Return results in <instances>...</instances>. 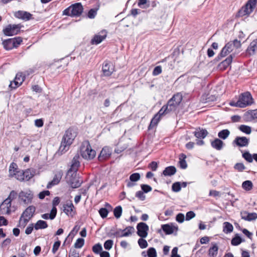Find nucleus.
<instances>
[{"instance_id":"obj_1","label":"nucleus","mask_w":257,"mask_h":257,"mask_svg":"<svg viewBox=\"0 0 257 257\" xmlns=\"http://www.w3.org/2000/svg\"><path fill=\"white\" fill-rule=\"evenodd\" d=\"M76 137V133L73 128H69L66 130L62 138L59 148V151L61 152V153L67 151L69 146L72 144Z\"/></svg>"},{"instance_id":"obj_2","label":"nucleus","mask_w":257,"mask_h":257,"mask_svg":"<svg viewBox=\"0 0 257 257\" xmlns=\"http://www.w3.org/2000/svg\"><path fill=\"white\" fill-rule=\"evenodd\" d=\"M253 103V99L251 94L249 92L241 93L237 101H231L229 105L231 106L244 108Z\"/></svg>"},{"instance_id":"obj_3","label":"nucleus","mask_w":257,"mask_h":257,"mask_svg":"<svg viewBox=\"0 0 257 257\" xmlns=\"http://www.w3.org/2000/svg\"><path fill=\"white\" fill-rule=\"evenodd\" d=\"M80 153L82 157L87 160L93 159L96 156L95 151L92 149L88 141L83 143L80 149Z\"/></svg>"},{"instance_id":"obj_4","label":"nucleus","mask_w":257,"mask_h":257,"mask_svg":"<svg viewBox=\"0 0 257 257\" xmlns=\"http://www.w3.org/2000/svg\"><path fill=\"white\" fill-rule=\"evenodd\" d=\"M36 211L35 206L31 205L28 207L21 215L19 223L21 225L25 227L31 218L33 216Z\"/></svg>"},{"instance_id":"obj_5","label":"nucleus","mask_w":257,"mask_h":257,"mask_svg":"<svg viewBox=\"0 0 257 257\" xmlns=\"http://www.w3.org/2000/svg\"><path fill=\"white\" fill-rule=\"evenodd\" d=\"M240 46V42L237 39H234L232 41H230L222 48L220 52V55L221 57H225L228 54L232 52L234 48H238Z\"/></svg>"},{"instance_id":"obj_6","label":"nucleus","mask_w":257,"mask_h":257,"mask_svg":"<svg viewBox=\"0 0 257 257\" xmlns=\"http://www.w3.org/2000/svg\"><path fill=\"white\" fill-rule=\"evenodd\" d=\"M257 0H248L245 5L239 11V15L243 17L251 14L255 8Z\"/></svg>"},{"instance_id":"obj_7","label":"nucleus","mask_w":257,"mask_h":257,"mask_svg":"<svg viewBox=\"0 0 257 257\" xmlns=\"http://www.w3.org/2000/svg\"><path fill=\"white\" fill-rule=\"evenodd\" d=\"M183 96L181 93L175 94L172 97L168 100L167 104L170 110L171 111L175 110L181 102Z\"/></svg>"},{"instance_id":"obj_8","label":"nucleus","mask_w":257,"mask_h":257,"mask_svg":"<svg viewBox=\"0 0 257 257\" xmlns=\"http://www.w3.org/2000/svg\"><path fill=\"white\" fill-rule=\"evenodd\" d=\"M19 198L25 204H29L31 203L33 198V193L30 190L21 191L19 194Z\"/></svg>"},{"instance_id":"obj_9","label":"nucleus","mask_w":257,"mask_h":257,"mask_svg":"<svg viewBox=\"0 0 257 257\" xmlns=\"http://www.w3.org/2000/svg\"><path fill=\"white\" fill-rule=\"evenodd\" d=\"M137 234L142 238H145L148 235L149 231L148 225L144 222H140L137 226Z\"/></svg>"},{"instance_id":"obj_10","label":"nucleus","mask_w":257,"mask_h":257,"mask_svg":"<svg viewBox=\"0 0 257 257\" xmlns=\"http://www.w3.org/2000/svg\"><path fill=\"white\" fill-rule=\"evenodd\" d=\"M20 28L19 25H9L3 29V33L6 36H13L18 34Z\"/></svg>"},{"instance_id":"obj_11","label":"nucleus","mask_w":257,"mask_h":257,"mask_svg":"<svg viewBox=\"0 0 257 257\" xmlns=\"http://www.w3.org/2000/svg\"><path fill=\"white\" fill-rule=\"evenodd\" d=\"M68 182L72 188H77L81 186L83 181L77 175L76 173H74L72 174Z\"/></svg>"},{"instance_id":"obj_12","label":"nucleus","mask_w":257,"mask_h":257,"mask_svg":"<svg viewBox=\"0 0 257 257\" xmlns=\"http://www.w3.org/2000/svg\"><path fill=\"white\" fill-rule=\"evenodd\" d=\"M71 17L79 16L83 12V8L81 3H75L70 6Z\"/></svg>"},{"instance_id":"obj_13","label":"nucleus","mask_w":257,"mask_h":257,"mask_svg":"<svg viewBox=\"0 0 257 257\" xmlns=\"http://www.w3.org/2000/svg\"><path fill=\"white\" fill-rule=\"evenodd\" d=\"M12 203L5 199L0 205V211L3 214H10L11 212V207Z\"/></svg>"},{"instance_id":"obj_14","label":"nucleus","mask_w":257,"mask_h":257,"mask_svg":"<svg viewBox=\"0 0 257 257\" xmlns=\"http://www.w3.org/2000/svg\"><path fill=\"white\" fill-rule=\"evenodd\" d=\"M111 149L108 147H104L101 151L98 156V160L100 161L108 159L111 155Z\"/></svg>"},{"instance_id":"obj_15","label":"nucleus","mask_w":257,"mask_h":257,"mask_svg":"<svg viewBox=\"0 0 257 257\" xmlns=\"http://www.w3.org/2000/svg\"><path fill=\"white\" fill-rule=\"evenodd\" d=\"M114 71V66L112 63L105 61L102 66V71L105 76H110Z\"/></svg>"},{"instance_id":"obj_16","label":"nucleus","mask_w":257,"mask_h":257,"mask_svg":"<svg viewBox=\"0 0 257 257\" xmlns=\"http://www.w3.org/2000/svg\"><path fill=\"white\" fill-rule=\"evenodd\" d=\"M241 219L251 221L255 220L257 219V214L255 212L249 213L246 211H242L240 212Z\"/></svg>"},{"instance_id":"obj_17","label":"nucleus","mask_w":257,"mask_h":257,"mask_svg":"<svg viewBox=\"0 0 257 257\" xmlns=\"http://www.w3.org/2000/svg\"><path fill=\"white\" fill-rule=\"evenodd\" d=\"M14 16L16 18L22 19L25 21H29L32 19V15L29 12L23 11L16 12Z\"/></svg>"},{"instance_id":"obj_18","label":"nucleus","mask_w":257,"mask_h":257,"mask_svg":"<svg viewBox=\"0 0 257 257\" xmlns=\"http://www.w3.org/2000/svg\"><path fill=\"white\" fill-rule=\"evenodd\" d=\"M106 37V32L101 31L100 34L95 35L91 39V43L92 45H97L100 43Z\"/></svg>"},{"instance_id":"obj_19","label":"nucleus","mask_w":257,"mask_h":257,"mask_svg":"<svg viewBox=\"0 0 257 257\" xmlns=\"http://www.w3.org/2000/svg\"><path fill=\"white\" fill-rule=\"evenodd\" d=\"M74 207L71 201L67 202L63 205V211L68 216H73Z\"/></svg>"},{"instance_id":"obj_20","label":"nucleus","mask_w":257,"mask_h":257,"mask_svg":"<svg viewBox=\"0 0 257 257\" xmlns=\"http://www.w3.org/2000/svg\"><path fill=\"white\" fill-rule=\"evenodd\" d=\"M79 160V156L78 154L75 155L72 160L71 168L69 170V172L71 171L76 173L80 166V162Z\"/></svg>"},{"instance_id":"obj_21","label":"nucleus","mask_w":257,"mask_h":257,"mask_svg":"<svg viewBox=\"0 0 257 257\" xmlns=\"http://www.w3.org/2000/svg\"><path fill=\"white\" fill-rule=\"evenodd\" d=\"M233 142L237 146L240 147L247 146L249 144V140L245 137H237Z\"/></svg>"},{"instance_id":"obj_22","label":"nucleus","mask_w":257,"mask_h":257,"mask_svg":"<svg viewBox=\"0 0 257 257\" xmlns=\"http://www.w3.org/2000/svg\"><path fill=\"white\" fill-rule=\"evenodd\" d=\"M62 176V173L60 172H58L54 176L53 180L48 183V184L47 185V188L49 189L51 188L53 186L58 184Z\"/></svg>"},{"instance_id":"obj_23","label":"nucleus","mask_w":257,"mask_h":257,"mask_svg":"<svg viewBox=\"0 0 257 257\" xmlns=\"http://www.w3.org/2000/svg\"><path fill=\"white\" fill-rule=\"evenodd\" d=\"M246 52L250 55H254L257 52V39L253 40L250 43L247 49Z\"/></svg>"},{"instance_id":"obj_24","label":"nucleus","mask_w":257,"mask_h":257,"mask_svg":"<svg viewBox=\"0 0 257 257\" xmlns=\"http://www.w3.org/2000/svg\"><path fill=\"white\" fill-rule=\"evenodd\" d=\"M162 229L166 234H171L173 233L174 230H178V227L166 224L162 225Z\"/></svg>"},{"instance_id":"obj_25","label":"nucleus","mask_w":257,"mask_h":257,"mask_svg":"<svg viewBox=\"0 0 257 257\" xmlns=\"http://www.w3.org/2000/svg\"><path fill=\"white\" fill-rule=\"evenodd\" d=\"M19 170L18 165L16 163L12 162L11 163L9 170V176L10 178H14L16 174Z\"/></svg>"},{"instance_id":"obj_26","label":"nucleus","mask_w":257,"mask_h":257,"mask_svg":"<svg viewBox=\"0 0 257 257\" xmlns=\"http://www.w3.org/2000/svg\"><path fill=\"white\" fill-rule=\"evenodd\" d=\"M232 61V56L230 55L225 60L221 62L218 67L220 70H223L226 69L231 64Z\"/></svg>"},{"instance_id":"obj_27","label":"nucleus","mask_w":257,"mask_h":257,"mask_svg":"<svg viewBox=\"0 0 257 257\" xmlns=\"http://www.w3.org/2000/svg\"><path fill=\"white\" fill-rule=\"evenodd\" d=\"M211 145L212 148H213L215 150L217 151H220L222 149L224 144L223 141H222L220 139H215L214 141L211 142Z\"/></svg>"},{"instance_id":"obj_28","label":"nucleus","mask_w":257,"mask_h":257,"mask_svg":"<svg viewBox=\"0 0 257 257\" xmlns=\"http://www.w3.org/2000/svg\"><path fill=\"white\" fill-rule=\"evenodd\" d=\"M194 134L197 138L202 139L207 136L208 132L206 130L198 128L195 130L194 132Z\"/></svg>"},{"instance_id":"obj_29","label":"nucleus","mask_w":257,"mask_h":257,"mask_svg":"<svg viewBox=\"0 0 257 257\" xmlns=\"http://www.w3.org/2000/svg\"><path fill=\"white\" fill-rule=\"evenodd\" d=\"M57 214V208L55 207H53L51 210L50 214L45 213L41 215V217L44 219H50L51 220L55 218Z\"/></svg>"},{"instance_id":"obj_30","label":"nucleus","mask_w":257,"mask_h":257,"mask_svg":"<svg viewBox=\"0 0 257 257\" xmlns=\"http://www.w3.org/2000/svg\"><path fill=\"white\" fill-rule=\"evenodd\" d=\"M176 172V169L174 166H169L166 167L163 172V174L165 176H171L174 175Z\"/></svg>"},{"instance_id":"obj_31","label":"nucleus","mask_w":257,"mask_h":257,"mask_svg":"<svg viewBox=\"0 0 257 257\" xmlns=\"http://www.w3.org/2000/svg\"><path fill=\"white\" fill-rule=\"evenodd\" d=\"M3 45L4 48L7 50H12L15 48V45L12 39H8L5 40L3 42Z\"/></svg>"},{"instance_id":"obj_32","label":"nucleus","mask_w":257,"mask_h":257,"mask_svg":"<svg viewBox=\"0 0 257 257\" xmlns=\"http://www.w3.org/2000/svg\"><path fill=\"white\" fill-rule=\"evenodd\" d=\"M48 227V224L45 221L39 220L37 221L34 225V228L36 230L42 229L46 228Z\"/></svg>"},{"instance_id":"obj_33","label":"nucleus","mask_w":257,"mask_h":257,"mask_svg":"<svg viewBox=\"0 0 257 257\" xmlns=\"http://www.w3.org/2000/svg\"><path fill=\"white\" fill-rule=\"evenodd\" d=\"M135 229L133 226H127L124 229H120L122 233L123 237H127L131 236L134 232Z\"/></svg>"},{"instance_id":"obj_34","label":"nucleus","mask_w":257,"mask_h":257,"mask_svg":"<svg viewBox=\"0 0 257 257\" xmlns=\"http://www.w3.org/2000/svg\"><path fill=\"white\" fill-rule=\"evenodd\" d=\"M171 111H172L170 110L168 106L166 104L163 106V107L160 109L158 112L156 113V114L159 115V116L161 117L162 116L165 115Z\"/></svg>"},{"instance_id":"obj_35","label":"nucleus","mask_w":257,"mask_h":257,"mask_svg":"<svg viewBox=\"0 0 257 257\" xmlns=\"http://www.w3.org/2000/svg\"><path fill=\"white\" fill-rule=\"evenodd\" d=\"M20 77H21V79L20 81L16 79H15L14 82H11L9 86L11 88L15 89L18 87L19 86H20L24 80V77L20 76Z\"/></svg>"},{"instance_id":"obj_36","label":"nucleus","mask_w":257,"mask_h":257,"mask_svg":"<svg viewBox=\"0 0 257 257\" xmlns=\"http://www.w3.org/2000/svg\"><path fill=\"white\" fill-rule=\"evenodd\" d=\"M186 158V156L184 154H181L179 157V164L180 166L182 169H185L187 167V164L186 161H185V159Z\"/></svg>"},{"instance_id":"obj_37","label":"nucleus","mask_w":257,"mask_h":257,"mask_svg":"<svg viewBox=\"0 0 257 257\" xmlns=\"http://www.w3.org/2000/svg\"><path fill=\"white\" fill-rule=\"evenodd\" d=\"M233 227L232 225L228 222H225L223 223V231L225 233H230L232 231Z\"/></svg>"},{"instance_id":"obj_38","label":"nucleus","mask_w":257,"mask_h":257,"mask_svg":"<svg viewBox=\"0 0 257 257\" xmlns=\"http://www.w3.org/2000/svg\"><path fill=\"white\" fill-rule=\"evenodd\" d=\"M229 135V131L227 129H225L220 131L218 134V136L221 139L225 140L228 138Z\"/></svg>"},{"instance_id":"obj_39","label":"nucleus","mask_w":257,"mask_h":257,"mask_svg":"<svg viewBox=\"0 0 257 257\" xmlns=\"http://www.w3.org/2000/svg\"><path fill=\"white\" fill-rule=\"evenodd\" d=\"M24 181H29L34 176L31 169H28L24 171Z\"/></svg>"},{"instance_id":"obj_40","label":"nucleus","mask_w":257,"mask_h":257,"mask_svg":"<svg viewBox=\"0 0 257 257\" xmlns=\"http://www.w3.org/2000/svg\"><path fill=\"white\" fill-rule=\"evenodd\" d=\"M252 183L251 181L247 180L244 181L242 184V187L246 191H249L252 188Z\"/></svg>"},{"instance_id":"obj_41","label":"nucleus","mask_w":257,"mask_h":257,"mask_svg":"<svg viewBox=\"0 0 257 257\" xmlns=\"http://www.w3.org/2000/svg\"><path fill=\"white\" fill-rule=\"evenodd\" d=\"M161 118V117L159 116V115H157L156 114L152 119L149 127H153L154 126L156 125L160 121Z\"/></svg>"},{"instance_id":"obj_42","label":"nucleus","mask_w":257,"mask_h":257,"mask_svg":"<svg viewBox=\"0 0 257 257\" xmlns=\"http://www.w3.org/2000/svg\"><path fill=\"white\" fill-rule=\"evenodd\" d=\"M239 129L242 132L247 135L250 134L251 132V127L244 124L240 125L239 127Z\"/></svg>"},{"instance_id":"obj_43","label":"nucleus","mask_w":257,"mask_h":257,"mask_svg":"<svg viewBox=\"0 0 257 257\" xmlns=\"http://www.w3.org/2000/svg\"><path fill=\"white\" fill-rule=\"evenodd\" d=\"M122 207L120 206H116L113 210L114 216L116 218H119L120 217L122 214Z\"/></svg>"},{"instance_id":"obj_44","label":"nucleus","mask_w":257,"mask_h":257,"mask_svg":"<svg viewBox=\"0 0 257 257\" xmlns=\"http://www.w3.org/2000/svg\"><path fill=\"white\" fill-rule=\"evenodd\" d=\"M24 171L22 170H19L18 172L16 174L14 177L17 180L22 182L24 181Z\"/></svg>"},{"instance_id":"obj_45","label":"nucleus","mask_w":257,"mask_h":257,"mask_svg":"<svg viewBox=\"0 0 257 257\" xmlns=\"http://www.w3.org/2000/svg\"><path fill=\"white\" fill-rule=\"evenodd\" d=\"M102 250V247L100 243H98L95 244L92 247V251L96 254H99Z\"/></svg>"},{"instance_id":"obj_46","label":"nucleus","mask_w":257,"mask_h":257,"mask_svg":"<svg viewBox=\"0 0 257 257\" xmlns=\"http://www.w3.org/2000/svg\"><path fill=\"white\" fill-rule=\"evenodd\" d=\"M181 189V183L179 182H176L173 184L172 186V190L173 192H178Z\"/></svg>"},{"instance_id":"obj_47","label":"nucleus","mask_w":257,"mask_h":257,"mask_svg":"<svg viewBox=\"0 0 257 257\" xmlns=\"http://www.w3.org/2000/svg\"><path fill=\"white\" fill-rule=\"evenodd\" d=\"M84 244V239L82 238H79L74 243V247L76 248H80L83 246Z\"/></svg>"},{"instance_id":"obj_48","label":"nucleus","mask_w":257,"mask_h":257,"mask_svg":"<svg viewBox=\"0 0 257 257\" xmlns=\"http://www.w3.org/2000/svg\"><path fill=\"white\" fill-rule=\"evenodd\" d=\"M212 247L210 248V254L211 253L212 256H215L217 255L218 252V246L216 244L212 243Z\"/></svg>"},{"instance_id":"obj_49","label":"nucleus","mask_w":257,"mask_h":257,"mask_svg":"<svg viewBox=\"0 0 257 257\" xmlns=\"http://www.w3.org/2000/svg\"><path fill=\"white\" fill-rule=\"evenodd\" d=\"M242 157L249 163H251L253 161V156H252L251 155L247 152L244 153L242 154Z\"/></svg>"},{"instance_id":"obj_50","label":"nucleus","mask_w":257,"mask_h":257,"mask_svg":"<svg viewBox=\"0 0 257 257\" xmlns=\"http://www.w3.org/2000/svg\"><path fill=\"white\" fill-rule=\"evenodd\" d=\"M138 244L140 247L143 249L146 248L148 245L147 241L145 239L142 237L141 238L139 239Z\"/></svg>"},{"instance_id":"obj_51","label":"nucleus","mask_w":257,"mask_h":257,"mask_svg":"<svg viewBox=\"0 0 257 257\" xmlns=\"http://www.w3.org/2000/svg\"><path fill=\"white\" fill-rule=\"evenodd\" d=\"M140 175L138 173H133L130 176V180L132 182H137L140 179Z\"/></svg>"},{"instance_id":"obj_52","label":"nucleus","mask_w":257,"mask_h":257,"mask_svg":"<svg viewBox=\"0 0 257 257\" xmlns=\"http://www.w3.org/2000/svg\"><path fill=\"white\" fill-rule=\"evenodd\" d=\"M113 241L112 240L108 239L105 241L104 247L106 250H110L113 245Z\"/></svg>"},{"instance_id":"obj_53","label":"nucleus","mask_w":257,"mask_h":257,"mask_svg":"<svg viewBox=\"0 0 257 257\" xmlns=\"http://www.w3.org/2000/svg\"><path fill=\"white\" fill-rule=\"evenodd\" d=\"M17 193L16 191L13 190L12 191L8 197L6 199L8 200V201H10V202H12V201L16 199L17 197Z\"/></svg>"},{"instance_id":"obj_54","label":"nucleus","mask_w":257,"mask_h":257,"mask_svg":"<svg viewBox=\"0 0 257 257\" xmlns=\"http://www.w3.org/2000/svg\"><path fill=\"white\" fill-rule=\"evenodd\" d=\"M99 213L102 218H104L107 217L108 211L105 208H101L99 210Z\"/></svg>"},{"instance_id":"obj_55","label":"nucleus","mask_w":257,"mask_h":257,"mask_svg":"<svg viewBox=\"0 0 257 257\" xmlns=\"http://www.w3.org/2000/svg\"><path fill=\"white\" fill-rule=\"evenodd\" d=\"M241 241V238L239 236H235L232 239L231 243L233 245H238Z\"/></svg>"},{"instance_id":"obj_56","label":"nucleus","mask_w":257,"mask_h":257,"mask_svg":"<svg viewBox=\"0 0 257 257\" xmlns=\"http://www.w3.org/2000/svg\"><path fill=\"white\" fill-rule=\"evenodd\" d=\"M148 255L149 257H156L157 252L154 247H150L148 250Z\"/></svg>"},{"instance_id":"obj_57","label":"nucleus","mask_w":257,"mask_h":257,"mask_svg":"<svg viewBox=\"0 0 257 257\" xmlns=\"http://www.w3.org/2000/svg\"><path fill=\"white\" fill-rule=\"evenodd\" d=\"M60 244H61V241L59 240H58V241L55 242V243H54V244L53 245V247H52V251L53 254H55L56 252V251L58 250V249L60 246Z\"/></svg>"},{"instance_id":"obj_58","label":"nucleus","mask_w":257,"mask_h":257,"mask_svg":"<svg viewBox=\"0 0 257 257\" xmlns=\"http://www.w3.org/2000/svg\"><path fill=\"white\" fill-rule=\"evenodd\" d=\"M162 72V67L161 66H157L153 70V75L154 76H157L161 74Z\"/></svg>"},{"instance_id":"obj_59","label":"nucleus","mask_w":257,"mask_h":257,"mask_svg":"<svg viewBox=\"0 0 257 257\" xmlns=\"http://www.w3.org/2000/svg\"><path fill=\"white\" fill-rule=\"evenodd\" d=\"M141 188L143 192L146 193L150 192L152 190V188L150 186L146 184L142 185Z\"/></svg>"},{"instance_id":"obj_60","label":"nucleus","mask_w":257,"mask_h":257,"mask_svg":"<svg viewBox=\"0 0 257 257\" xmlns=\"http://www.w3.org/2000/svg\"><path fill=\"white\" fill-rule=\"evenodd\" d=\"M97 14V12L94 9H91L89 11L87 17L90 19H93L95 18Z\"/></svg>"},{"instance_id":"obj_61","label":"nucleus","mask_w":257,"mask_h":257,"mask_svg":"<svg viewBox=\"0 0 257 257\" xmlns=\"http://www.w3.org/2000/svg\"><path fill=\"white\" fill-rule=\"evenodd\" d=\"M12 40L15 45V48L17 47L22 42V39L21 37H16Z\"/></svg>"},{"instance_id":"obj_62","label":"nucleus","mask_w":257,"mask_h":257,"mask_svg":"<svg viewBox=\"0 0 257 257\" xmlns=\"http://www.w3.org/2000/svg\"><path fill=\"white\" fill-rule=\"evenodd\" d=\"M136 196L142 201L144 200L146 198L144 192L142 191H137L136 194Z\"/></svg>"},{"instance_id":"obj_63","label":"nucleus","mask_w":257,"mask_h":257,"mask_svg":"<svg viewBox=\"0 0 257 257\" xmlns=\"http://www.w3.org/2000/svg\"><path fill=\"white\" fill-rule=\"evenodd\" d=\"M184 215L180 213L177 215L176 220L179 223H182L184 221Z\"/></svg>"},{"instance_id":"obj_64","label":"nucleus","mask_w":257,"mask_h":257,"mask_svg":"<svg viewBox=\"0 0 257 257\" xmlns=\"http://www.w3.org/2000/svg\"><path fill=\"white\" fill-rule=\"evenodd\" d=\"M195 216V213L192 211L187 212L186 215V220H190Z\"/></svg>"}]
</instances>
